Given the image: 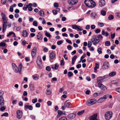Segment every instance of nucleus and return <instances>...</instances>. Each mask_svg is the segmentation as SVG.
<instances>
[{"instance_id":"1","label":"nucleus","mask_w":120,"mask_h":120,"mask_svg":"<svg viewBox=\"0 0 120 120\" xmlns=\"http://www.w3.org/2000/svg\"><path fill=\"white\" fill-rule=\"evenodd\" d=\"M103 38V36L101 34H99L95 36L94 37L91 39V41L94 45H96Z\"/></svg>"},{"instance_id":"2","label":"nucleus","mask_w":120,"mask_h":120,"mask_svg":"<svg viewBox=\"0 0 120 120\" xmlns=\"http://www.w3.org/2000/svg\"><path fill=\"white\" fill-rule=\"evenodd\" d=\"M84 3L86 6L89 7L93 8L96 5L95 3L92 0H85Z\"/></svg>"},{"instance_id":"3","label":"nucleus","mask_w":120,"mask_h":120,"mask_svg":"<svg viewBox=\"0 0 120 120\" xmlns=\"http://www.w3.org/2000/svg\"><path fill=\"white\" fill-rule=\"evenodd\" d=\"M112 115L113 113L112 112L110 111L107 112L105 114V118L107 120H109L112 117Z\"/></svg>"},{"instance_id":"4","label":"nucleus","mask_w":120,"mask_h":120,"mask_svg":"<svg viewBox=\"0 0 120 120\" xmlns=\"http://www.w3.org/2000/svg\"><path fill=\"white\" fill-rule=\"evenodd\" d=\"M40 56H38L37 58L36 62L37 64V66L40 69H41L42 68V64Z\"/></svg>"},{"instance_id":"5","label":"nucleus","mask_w":120,"mask_h":120,"mask_svg":"<svg viewBox=\"0 0 120 120\" xmlns=\"http://www.w3.org/2000/svg\"><path fill=\"white\" fill-rule=\"evenodd\" d=\"M97 102V100L95 99H90L87 101L86 103V105L87 106H90L96 103Z\"/></svg>"},{"instance_id":"6","label":"nucleus","mask_w":120,"mask_h":120,"mask_svg":"<svg viewBox=\"0 0 120 120\" xmlns=\"http://www.w3.org/2000/svg\"><path fill=\"white\" fill-rule=\"evenodd\" d=\"M12 69L16 73H20L21 72V69H19L16 65L14 63H12Z\"/></svg>"},{"instance_id":"7","label":"nucleus","mask_w":120,"mask_h":120,"mask_svg":"<svg viewBox=\"0 0 120 120\" xmlns=\"http://www.w3.org/2000/svg\"><path fill=\"white\" fill-rule=\"evenodd\" d=\"M4 94V92L1 90H0V107L4 105V101L3 97L2 96Z\"/></svg>"},{"instance_id":"8","label":"nucleus","mask_w":120,"mask_h":120,"mask_svg":"<svg viewBox=\"0 0 120 120\" xmlns=\"http://www.w3.org/2000/svg\"><path fill=\"white\" fill-rule=\"evenodd\" d=\"M37 52V48L36 47H34L31 52V55L33 58H35Z\"/></svg>"},{"instance_id":"9","label":"nucleus","mask_w":120,"mask_h":120,"mask_svg":"<svg viewBox=\"0 0 120 120\" xmlns=\"http://www.w3.org/2000/svg\"><path fill=\"white\" fill-rule=\"evenodd\" d=\"M1 15L2 17L3 23H7L8 21V19L5 14L4 13H1Z\"/></svg>"},{"instance_id":"10","label":"nucleus","mask_w":120,"mask_h":120,"mask_svg":"<svg viewBox=\"0 0 120 120\" xmlns=\"http://www.w3.org/2000/svg\"><path fill=\"white\" fill-rule=\"evenodd\" d=\"M72 28L76 30L78 29V30L81 31L82 30V27L79 26H77L76 25H71Z\"/></svg>"},{"instance_id":"11","label":"nucleus","mask_w":120,"mask_h":120,"mask_svg":"<svg viewBox=\"0 0 120 120\" xmlns=\"http://www.w3.org/2000/svg\"><path fill=\"white\" fill-rule=\"evenodd\" d=\"M108 76V75H105L103 77H98L97 81V82L98 83L103 82L104 79L106 78H107Z\"/></svg>"},{"instance_id":"12","label":"nucleus","mask_w":120,"mask_h":120,"mask_svg":"<svg viewBox=\"0 0 120 120\" xmlns=\"http://www.w3.org/2000/svg\"><path fill=\"white\" fill-rule=\"evenodd\" d=\"M22 112L20 110H18L16 111L17 117L19 119H21L22 116Z\"/></svg>"},{"instance_id":"13","label":"nucleus","mask_w":120,"mask_h":120,"mask_svg":"<svg viewBox=\"0 0 120 120\" xmlns=\"http://www.w3.org/2000/svg\"><path fill=\"white\" fill-rule=\"evenodd\" d=\"M108 95L104 96L103 97L99 99L97 101L98 103H101L104 102L106 99V97Z\"/></svg>"},{"instance_id":"14","label":"nucleus","mask_w":120,"mask_h":120,"mask_svg":"<svg viewBox=\"0 0 120 120\" xmlns=\"http://www.w3.org/2000/svg\"><path fill=\"white\" fill-rule=\"evenodd\" d=\"M98 86L103 91H105L107 89L106 87L101 83H98Z\"/></svg>"},{"instance_id":"15","label":"nucleus","mask_w":120,"mask_h":120,"mask_svg":"<svg viewBox=\"0 0 120 120\" xmlns=\"http://www.w3.org/2000/svg\"><path fill=\"white\" fill-rule=\"evenodd\" d=\"M109 67V64L108 62H105L104 63L102 67V68L103 69H108Z\"/></svg>"},{"instance_id":"16","label":"nucleus","mask_w":120,"mask_h":120,"mask_svg":"<svg viewBox=\"0 0 120 120\" xmlns=\"http://www.w3.org/2000/svg\"><path fill=\"white\" fill-rule=\"evenodd\" d=\"M97 114L96 113L90 116L89 118V120H98L97 119Z\"/></svg>"},{"instance_id":"17","label":"nucleus","mask_w":120,"mask_h":120,"mask_svg":"<svg viewBox=\"0 0 120 120\" xmlns=\"http://www.w3.org/2000/svg\"><path fill=\"white\" fill-rule=\"evenodd\" d=\"M76 115V113H70L68 115V118L70 119H72L75 118Z\"/></svg>"},{"instance_id":"18","label":"nucleus","mask_w":120,"mask_h":120,"mask_svg":"<svg viewBox=\"0 0 120 120\" xmlns=\"http://www.w3.org/2000/svg\"><path fill=\"white\" fill-rule=\"evenodd\" d=\"M78 2V0H69L68 3L71 5H74L76 4Z\"/></svg>"},{"instance_id":"19","label":"nucleus","mask_w":120,"mask_h":120,"mask_svg":"<svg viewBox=\"0 0 120 120\" xmlns=\"http://www.w3.org/2000/svg\"><path fill=\"white\" fill-rule=\"evenodd\" d=\"M24 107V109L25 110L28 109L30 110H32L33 109L32 106L31 105H25Z\"/></svg>"},{"instance_id":"20","label":"nucleus","mask_w":120,"mask_h":120,"mask_svg":"<svg viewBox=\"0 0 120 120\" xmlns=\"http://www.w3.org/2000/svg\"><path fill=\"white\" fill-rule=\"evenodd\" d=\"M7 23H3L2 27V31L3 32H4L6 31L7 25Z\"/></svg>"},{"instance_id":"21","label":"nucleus","mask_w":120,"mask_h":120,"mask_svg":"<svg viewBox=\"0 0 120 120\" xmlns=\"http://www.w3.org/2000/svg\"><path fill=\"white\" fill-rule=\"evenodd\" d=\"M22 36L24 37H26L28 35L27 31L26 30H24L22 31Z\"/></svg>"},{"instance_id":"22","label":"nucleus","mask_w":120,"mask_h":120,"mask_svg":"<svg viewBox=\"0 0 120 120\" xmlns=\"http://www.w3.org/2000/svg\"><path fill=\"white\" fill-rule=\"evenodd\" d=\"M105 4V1L104 0H101L100 1L99 3V6L101 7L103 6Z\"/></svg>"},{"instance_id":"23","label":"nucleus","mask_w":120,"mask_h":120,"mask_svg":"<svg viewBox=\"0 0 120 120\" xmlns=\"http://www.w3.org/2000/svg\"><path fill=\"white\" fill-rule=\"evenodd\" d=\"M91 16L92 18H93L94 19L97 18L98 17L96 14L94 12H92L91 13Z\"/></svg>"},{"instance_id":"24","label":"nucleus","mask_w":120,"mask_h":120,"mask_svg":"<svg viewBox=\"0 0 120 120\" xmlns=\"http://www.w3.org/2000/svg\"><path fill=\"white\" fill-rule=\"evenodd\" d=\"M77 58V56L76 55L74 56L72 58L71 62V64L73 65L74 64Z\"/></svg>"},{"instance_id":"25","label":"nucleus","mask_w":120,"mask_h":120,"mask_svg":"<svg viewBox=\"0 0 120 120\" xmlns=\"http://www.w3.org/2000/svg\"><path fill=\"white\" fill-rule=\"evenodd\" d=\"M71 103L70 102H68L67 101H66L64 103V106L65 107L67 108L71 107L70 105Z\"/></svg>"},{"instance_id":"26","label":"nucleus","mask_w":120,"mask_h":120,"mask_svg":"<svg viewBox=\"0 0 120 120\" xmlns=\"http://www.w3.org/2000/svg\"><path fill=\"white\" fill-rule=\"evenodd\" d=\"M99 68V65L97 63H95V67L94 68V72H96L97 71V69Z\"/></svg>"},{"instance_id":"27","label":"nucleus","mask_w":120,"mask_h":120,"mask_svg":"<svg viewBox=\"0 0 120 120\" xmlns=\"http://www.w3.org/2000/svg\"><path fill=\"white\" fill-rule=\"evenodd\" d=\"M55 56V54L53 52H52L50 53V57L51 60H52L54 58Z\"/></svg>"},{"instance_id":"28","label":"nucleus","mask_w":120,"mask_h":120,"mask_svg":"<svg viewBox=\"0 0 120 120\" xmlns=\"http://www.w3.org/2000/svg\"><path fill=\"white\" fill-rule=\"evenodd\" d=\"M101 34L105 37H107L109 36V33L107 32H105L104 30H103L102 31Z\"/></svg>"},{"instance_id":"29","label":"nucleus","mask_w":120,"mask_h":120,"mask_svg":"<svg viewBox=\"0 0 120 120\" xmlns=\"http://www.w3.org/2000/svg\"><path fill=\"white\" fill-rule=\"evenodd\" d=\"M37 36L38 39L40 40H41L43 38V37L42 36L41 34L39 33H38Z\"/></svg>"},{"instance_id":"30","label":"nucleus","mask_w":120,"mask_h":120,"mask_svg":"<svg viewBox=\"0 0 120 120\" xmlns=\"http://www.w3.org/2000/svg\"><path fill=\"white\" fill-rule=\"evenodd\" d=\"M106 12L104 10H101V15L103 16H105L106 15Z\"/></svg>"},{"instance_id":"31","label":"nucleus","mask_w":120,"mask_h":120,"mask_svg":"<svg viewBox=\"0 0 120 120\" xmlns=\"http://www.w3.org/2000/svg\"><path fill=\"white\" fill-rule=\"evenodd\" d=\"M39 15L43 17L44 15V12L43 11H39Z\"/></svg>"},{"instance_id":"32","label":"nucleus","mask_w":120,"mask_h":120,"mask_svg":"<svg viewBox=\"0 0 120 120\" xmlns=\"http://www.w3.org/2000/svg\"><path fill=\"white\" fill-rule=\"evenodd\" d=\"M116 74V73L115 72L113 71L110 73L109 74V75L112 77Z\"/></svg>"},{"instance_id":"33","label":"nucleus","mask_w":120,"mask_h":120,"mask_svg":"<svg viewBox=\"0 0 120 120\" xmlns=\"http://www.w3.org/2000/svg\"><path fill=\"white\" fill-rule=\"evenodd\" d=\"M85 111L84 110H81L78 112L77 114L78 115H82L84 112Z\"/></svg>"},{"instance_id":"34","label":"nucleus","mask_w":120,"mask_h":120,"mask_svg":"<svg viewBox=\"0 0 120 120\" xmlns=\"http://www.w3.org/2000/svg\"><path fill=\"white\" fill-rule=\"evenodd\" d=\"M45 35L47 37L50 38L51 36L49 33L48 32L46 31H45Z\"/></svg>"},{"instance_id":"35","label":"nucleus","mask_w":120,"mask_h":120,"mask_svg":"<svg viewBox=\"0 0 120 120\" xmlns=\"http://www.w3.org/2000/svg\"><path fill=\"white\" fill-rule=\"evenodd\" d=\"M73 73L71 71H69L68 73V77H71L73 76Z\"/></svg>"},{"instance_id":"36","label":"nucleus","mask_w":120,"mask_h":120,"mask_svg":"<svg viewBox=\"0 0 120 120\" xmlns=\"http://www.w3.org/2000/svg\"><path fill=\"white\" fill-rule=\"evenodd\" d=\"M101 47H99L97 51L99 54H101L102 53V51H101Z\"/></svg>"},{"instance_id":"37","label":"nucleus","mask_w":120,"mask_h":120,"mask_svg":"<svg viewBox=\"0 0 120 120\" xmlns=\"http://www.w3.org/2000/svg\"><path fill=\"white\" fill-rule=\"evenodd\" d=\"M114 17L113 16L111 15H110L108 17V19L109 20H112L114 19Z\"/></svg>"},{"instance_id":"38","label":"nucleus","mask_w":120,"mask_h":120,"mask_svg":"<svg viewBox=\"0 0 120 120\" xmlns=\"http://www.w3.org/2000/svg\"><path fill=\"white\" fill-rule=\"evenodd\" d=\"M105 45L106 46H109L110 45V43L109 41H107L105 42Z\"/></svg>"},{"instance_id":"39","label":"nucleus","mask_w":120,"mask_h":120,"mask_svg":"<svg viewBox=\"0 0 120 120\" xmlns=\"http://www.w3.org/2000/svg\"><path fill=\"white\" fill-rule=\"evenodd\" d=\"M57 112L58 114H60L61 116L63 115L64 114V113L62 111L60 110H59L57 111Z\"/></svg>"},{"instance_id":"40","label":"nucleus","mask_w":120,"mask_h":120,"mask_svg":"<svg viewBox=\"0 0 120 120\" xmlns=\"http://www.w3.org/2000/svg\"><path fill=\"white\" fill-rule=\"evenodd\" d=\"M37 101V98H35L32 99V103L33 104H35Z\"/></svg>"},{"instance_id":"41","label":"nucleus","mask_w":120,"mask_h":120,"mask_svg":"<svg viewBox=\"0 0 120 120\" xmlns=\"http://www.w3.org/2000/svg\"><path fill=\"white\" fill-rule=\"evenodd\" d=\"M46 93L47 94L50 95L51 94V93L49 89H48L46 91Z\"/></svg>"},{"instance_id":"42","label":"nucleus","mask_w":120,"mask_h":120,"mask_svg":"<svg viewBox=\"0 0 120 120\" xmlns=\"http://www.w3.org/2000/svg\"><path fill=\"white\" fill-rule=\"evenodd\" d=\"M98 25L100 27H102L104 26V24L103 23L99 22L98 23Z\"/></svg>"},{"instance_id":"43","label":"nucleus","mask_w":120,"mask_h":120,"mask_svg":"<svg viewBox=\"0 0 120 120\" xmlns=\"http://www.w3.org/2000/svg\"><path fill=\"white\" fill-rule=\"evenodd\" d=\"M59 120H67V119L66 117H63L60 118Z\"/></svg>"},{"instance_id":"44","label":"nucleus","mask_w":120,"mask_h":120,"mask_svg":"<svg viewBox=\"0 0 120 120\" xmlns=\"http://www.w3.org/2000/svg\"><path fill=\"white\" fill-rule=\"evenodd\" d=\"M60 65L61 66H63L64 64V60L63 59L62 60H61L60 61Z\"/></svg>"},{"instance_id":"45","label":"nucleus","mask_w":120,"mask_h":120,"mask_svg":"<svg viewBox=\"0 0 120 120\" xmlns=\"http://www.w3.org/2000/svg\"><path fill=\"white\" fill-rule=\"evenodd\" d=\"M33 25L35 26H37L38 25V24L37 21H34L33 22Z\"/></svg>"},{"instance_id":"46","label":"nucleus","mask_w":120,"mask_h":120,"mask_svg":"<svg viewBox=\"0 0 120 120\" xmlns=\"http://www.w3.org/2000/svg\"><path fill=\"white\" fill-rule=\"evenodd\" d=\"M88 47L89 48H90L91 47L92 45V43L91 41H88Z\"/></svg>"},{"instance_id":"47","label":"nucleus","mask_w":120,"mask_h":120,"mask_svg":"<svg viewBox=\"0 0 120 120\" xmlns=\"http://www.w3.org/2000/svg\"><path fill=\"white\" fill-rule=\"evenodd\" d=\"M63 42L62 41H57V43L58 45H59L62 44Z\"/></svg>"},{"instance_id":"48","label":"nucleus","mask_w":120,"mask_h":120,"mask_svg":"<svg viewBox=\"0 0 120 120\" xmlns=\"http://www.w3.org/2000/svg\"><path fill=\"white\" fill-rule=\"evenodd\" d=\"M6 44L5 43L1 42L0 43V46L4 47L6 46Z\"/></svg>"},{"instance_id":"49","label":"nucleus","mask_w":120,"mask_h":120,"mask_svg":"<svg viewBox=\"0 0 120 120\" xmlns=\"http://www.w3.org/2000/svg\"><path fill=\"white\" fill-rule=\"evenodd\" d=\"M32 77H33V79L35 80H36L38 79V77L35 76L34 75H32Z\"/></svg>"},{"instance_id":"50","label":"nucleus","mask_w":120,"mask_h":120,"mask_svg":"<svg viewBox=\"0 0 120 120\" xmlns=\"http://www.w3.org/2000/svg\"><path fill=\"white\" fill-rule=\"evenodd\" d=\"M46 70L48 71H50L51 70V68L49 66H48L46 67L45 68Z\"/></svg>"},{"instance_id":"51","label":"nucleus","mask_w":120,"mask_h":120,"mask_svg":"<svg viewBox=\"0 0 120 120\" xmlns=\"http://www.w3.org/2000/svg\"><path fill=\"white\" fill-rule=\"evenodd\" d=\"M8 115V113L7 112H4L3 114L1 115V116H7Z\"/></svg>"},{"instance_id":"52","label":"nucleus","mask_w":120,"mask_h":120,"mask_svg":"<svg viewBox=\"0 0 120 120\" xmlns=\"http://www.w3.org/2000/svg\"><path fill=\"white\" fill-rule=\"evenodd\" d=\"M100 31L101 30L98 29L95 30V32L96 33L98 34L100 32Z\"/></svg>"},{"instance_id":"53","label":"nucleus","mask_w":120,"mask_h":120,"mask_svg":"<svg viewBox=\"0 0 120 120\" xmlns=\"http://www.w3.org/2000/svg\"><path fill=\"white\" fill-rule=\"evenodd\" d=\"M86 56V54L85 53L80 58V60H82Z\"/></svg>"},{"instance_id":"54","label":"nucleus","mask_w":120,"mask_h":120,"mask_svg":"<svg viewBox=\"0 0 120 120\" xmlns=\"http://www.w3.org/2000/svg\"><path fill=\"white\" fill-rule=\"evenodd\" d=\"M59 4L57 3H55L54 4V7L57 8L58 7Z\"/></svg>"},{"instance_id":"55","label":"nucleus","mask_w":120,"mask_h":120,"mask_svg":"<svg viewBox=\"0 0 120 120\" xmlns=\"http://www.w3.org/2000/svg\"><path fill=\"white\" fill-rule=\"evenodd\" d=\"M41 105L40 103H38L35 105V106L37 107H40Z\"/></svg>"},{"instance_id":"56","label":"nucleus","mask_w":120,"mask_h":120,"mask_svg":"<svg viewBox=\"0 0 120 120\" xmlns=\"http://www.w3.org/2000/svg\"><path fill=\"white\" fill-rule=\"evenodd\" d=\"M5 109V108L4 106H2L0 108V110L1 111H3Z\"/></svg>"},{"instance_id":"57","label":"nucleus","mask_w":120,"mask_h":120,"mask_svg":"<svg viewBox=\"0 0 120 120\" xmlns=\"http://www.w3.org/2000/svg\"><path fill=\"white\" fill-rule=\"evenodd\" d=\"M111 83L115 85H116L117 83V82L116 81H112L111 82Z\"/></svg>"},{"instance_id":"58","label":"nucleus","mask_w":120,"mask_h":120,"mask_svg":"<svg viewBox=\"0 0 120 120\" xmlns=\"http://www.w3.org/2000/svg\"><path fill=\"white\" fill-rule=\"evenodd\" d=\"M21 28V27L20 26H19L16 27V30L17 31H19L20 30Z\"/></svg>"},{"instance_id":"59","label":"nucleus","mask_w":120,"mask_h":120,"mask_svg":"<svg viewBox=\"0 0 120 120\" xmlns=\"http://www.w3.org/2000/svg\"><path fill=\"white\" fill-rule=\"evenodd\" d=\"M99 94H99L95 93L93 94V96L94 97H96L99 96Z\"/></svg>"},{"instance_id":"60","label":"nucleus","mask_w":120,"mask_h":120,"mask_svg":"<svg viewBox=\"0 0 120 120\" xmlns=\"http://www.w3.org/2000/svg\"><path fill=\"white\" fill-rule=\"evenodd\" d=\"M115 15L118 18H120V13H119L118 12L116 13H115Z\"/></svg>"},{"instance_id":"61","label":"nucleus","mask_w":120,"mask_h":120,"mask_svg":"<svg viewBox=\"0 0 120 120\" xmlns=\"http://www.w3.org/2000/svg\"><path fill=\"white\" fill-rule=\"evenodd\" d=\"M30 31L32 32H34L35 31V30L33 28H31L30 29Z\"/></svg>"},{"instance_id":"62","label":"nucleus","mask_w":120,"mask_h":120,"mask_svg":"<svg viewBox=\"0 0 120 120\" xmlns=\"http://www.w3.org/2000/svg\"><path fill=\"white\" fill-rule=\"evenodd\" d=\"M66 41L68 43L70 44H72V43L71 42V41L70 40H69L68 39H66Z\"/></svg>"},{"instance_id":"63","label":"nucleus","mask_w":120,"mask_h":120,"mask_svg":"<svg viewBox=\"0 0 120 120\" xmlns=\"http://www.w3.org/2000/svg\"><path fill=\"white\" fill-rule=\"evenodd\" d=\"M6 0H2L1 1V3L3 4H5L6 2Z\"/></svg>"},{"instance_id":"64","label":"nucleus","mask_w":120,"mask_h":120,"mask_svg":"<svg viewBox=\"0 0 120 120\" xmlns=\"http://www.w3.org/2000/svg\"><path fill=\"white\" fill-rule=\"evenodd\" d=\"M9 11L11 12H13V9L12 6H10Z\"/></svg>"}]
</instances>
